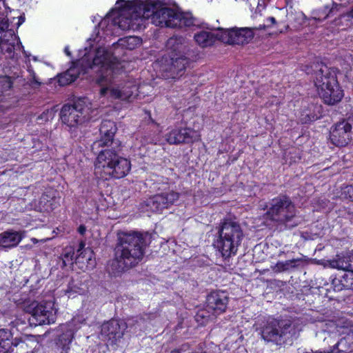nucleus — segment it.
Returning <instances> with one entry per match:
<instances>
[{"instance_id":"obj_21","label":"nucleus","mask_w":353,"mask_h":353,"mask_svg":"<svg viewBox=\"0 0 353 353\" xmlns=\"http://www.w3.org/2000/svg\"><path fill=\"white\" fill-rule=\"evenodd\" d=\"M19 232L7 230L0 234V246L3 248H11L17 246L22 240Z\"/></svg>"},{"instance_id":"obj_28","label":"nucleus","mask_w":353,"mask_h":353,"mask_svg":"<svg viewBox=\"0 0 353 353\" xmlns=\"http://www.w3.org/2000/svg\"><path fill=\"white\" fill-rule=\"evenodd\" d=\"M15 43L5 44L2 43L0 47L1 51L8 54V57L10 58H13L14 57V50H15Z\"/></svg>"},{"instance_id":"obj_47","label":"nucleus","mask_w":353,"mask_h":353,"mask_svg":"<svg viewBox=\"0 0 353 353\" xmlns=\"http://www.w3.org/2000/svg\"><path fill=\"white\" fill-rule=\"evenodd\" d=\"M20 46H21V48H23V46H21V43H19V45H18V48H20Z\"/></svg>"},{"instance_id":"obj_37","label":"nucleus","mask_w":353,"mask_h":353,"mask_svg":"<svg viewBox=\"0 0 353 353\" xmlns=\"http://www.w3.org/2000/svg\"><path fill=\"white\" fill-rule=\"evenodd\" d=\"M141 2H148L150 3H155V4L159 3L161 5V8H166L165 6H163L162 3L161 1H151L146 0V1H137L136 3H134V5L132 6V7L130 9H131L132 7H134L136 4H139V3H141ZM131 4H133V2H131Z\"/></svg>"},{"instance_id":"obj_9","label":"nucleus","mask_w":353,"mask_h":353,"mask_svg":"<svg viewBox=\"0 0 353 353\" xmlns=\"http://www.w3.org/2000/svg\"><path fill=\"white\" fill-rule=\"evenodd\" d=\"M314 78V85L318 93L325 103L334 105L341 101L343 97L342 90L326 66L321 65L316 72Z\"/></svg>"},{"instance_id":"obj_32","label":"nucleus","mask_w":353,"mask_h":353,"mask_svg":"<svg viewBox=\"0 0 353 353\" xmlns=\"http://www.w3.org/2000/svg\"><path fill=\"white\" fill-rule=\"evenodd\" d=\"M210 319V316L207 314V312L204 310H199L196 315V321H200V319H203L202 323H207Z\"/></svg>"},{"instance_id":"obj_24","label":"nucleus","mask_w":353,"mask_h":353,"mask_svg":"<svg viewBox=\"0 0 353 353\" xmlns=\"http://www.w3.org/2000/svg\"><path fill=\"white\" fill-rule=\"evenodd\" d=\"M141 44V39L138 37H126L119 39L117 43L112 45L114 48L132 50Z\"/></svg>"},{"instance_id":"obj_15","label":"nucleus","mask_w":353,"mask_h":353,"mask_svg":"<svg viewBox=\"0 0 353 353\" xmlns=\"http://www.w3.org/2000/svg\"><path fill=\"white\" fill-rule=\"evenodd\" d=\"M216 35L219 41L232 45L248 43L254 37L252 29L248 28L223 29L221 28Z\"/></svg>"},{"instance_id":"obj_26","label":"nucleus","mask_w":353,"mask_h":353,"mask_svg":"<svg viewBox=\"0 0 353 353\" xmlns=\"http://www.w3.org/2000/svg\"><path fill=\"white\" fill-rule=\"evenodd\" d=\"M341 283L342 288L353 290V269L345 272L339 281Z\"/></svg>"},{"instance_id":"obj_39","label":"nucleus","mask_w":353,"mask_h":353,"mask_svg":"<svg viewBox=\"0 0 353 353\" xmlns=\"http://www.w3.org/2000/svg\"><path fill=\"white\" fill-rule=\"evenodd\" d=\"M25 21V17L24 16H21L19 18V22H18V26H20L21 24H22Z\"/></svg>"},{"instance_id":"obj_1","label":"nucleus","mask_w":353,"mask_h":353,"mask_svg":"<svg viewBox=\"0 0 353 353\" xmlns=\"http://www.w3.org/2000/svg\"><path fill=\"white\" fill-rule=\"evenodd\" d=\"M123 65L111 51L103 48H99L95 52L92 61L87 57H83L75 65L70 67L66 72L58 76V83L61 86L67 85L74 81L79 75L93 70L99 73L97 83L102 86L100 93L102 96L110 93L112 99L127 100L131 97L135 86L125 87L114 83V79L122 71Z\"/></svg>"},{"instance_id":"obj_5","label":"nucleus","mask_w":353,"mask_h":353,"mask_svg":"<svg viewBox=\"0 0 353 353\" xmlns=\"http://www.w3.org/2000/svg\"><path fill=\"white\" fill-rule=\"evenodd\" d=\"M168 48L172 50L169 59L161 65L160 71L165 79H178L185 74L190 64V48L183 37H172L167 41Z\"/></svg>"},{"instance_id":"obj_22","label":"nucleus","mask_w":353,"mask_h":353,"mask_svg":"<svg viewBox=\"0 0 353 353\" xmlns=\"http://www.w3.org/2000/svg\"><path fill=\"white\" fill-rule=\"evenodd\" d=\"M221 28H218L214 30V32H208V31H201L194 34V39L196 42L203 48L210 46L212 45L216 39L219 40L216 37V34L220 31H219Z\"/></svg>"},{"instance_id":"obj_16","label":"nucleus","mask_w":353,"mask_h":353,"mask_svg":"<svg viewBox=\"0 0 353 353\" xmlns=\"http://www.w3.org/2000/svg\"><path fill=\"white\" fill-rule=\"evenodd\" d=\"M165 139L170 144L190 143L198 141L200 134L198 131L190 128L172 129L165 134Z\"/></svg>"},{"instance_id":"obj_42","label":"nucleus","mask_w":353,"mask_h":353,"mask_svg":"<svg viewBox=\"0 0 353 353\" xmlns=\"http://www.w3.org/2000/svg\"><path fill=\"white\" fill-rule=\"evenodd\" d=\"M268 20L270 21L271 22V23H272V24L276 23V19H274V17H269L268 19Z\"/></svg>"},{"instance_id":"obj_25","label":"nucleus","mask_w":353,"mask_h":353,"mask_svg":"<svg viewBox=\"0 0 353 353\" xmlns=\"http://www.w3.org/2000/svg\"><path fill=\"white\" fill-rule=\"evenodd\" d=\"M299 261V259H292L285 261H279L275 265L272 267V269L275 272H286L292 268H296V263Z\"/></svg>"},{"instance_id":"obj_41","label":"nucleus","mask_w":353,"mask_h":353,"mask_svg":"<svg viewBox=\"0 0 353 353\" xmlns=\"http://www.w3.org/2000/svg\"><path fill=\"white\" fill-rule=\"evenodd\" d=\"M345 16H347V17H351V18H352V19H353V7H352V9L349 12H347V13L346 14V15H345Z\"/></svg>"},{"instance_id":"obj_44","label":"nucleus","mask_w":353,"mask_h":353,"mask_svg":"<svg viewBox=\"0 0 353 353\" xmlns=\"http://www.w3.org/2000/svg\"><path fill=\"white\" fill-rule=\"evenodd\" d=\"M32 83L37 84V85H40V82H39L36 79H34Z\"/></svg>"},{"instance_id":"obj_19","label":"nucleus","mask_w":353,"mask_h":353,"mask_svg":"<svg viewBox=\"0 0 353 353\" xmlns=\"http://www.w3.org/2000/svg\"><path fill=\"white\" fill-rule=\"evenodd\" d=\"M59 328L62 334L59 335L57 345L62 349L63 352L61 353H63V352L66 353L69 348V345L72 341L74 332H76L79 327L75 326V321L72 320L66 324L61 325Z\"/></svg>"},{"instance_id":"obj_8","label":"nucleus","mask_w":353,"mask_h":353,"mask_svg":"<svg viewBox=\"0 0 353 353\" xmlns=\"http://www.w3.org/2000/svg\"><path fill=\"white\" fill-rule=\"evenodd\" d=\"M266 214L270 220L283 225L288 229H292L299 224L294 220L295 206L286 196H279L272 199Z\"/></svg>"},{"instance_id":"obj_46","label":"nucleus","mask_w":353,"mask_h":353,"mask_svg":"<svg viewBox=\"0 0 353 353\" xmlns=\"http://www.w3.org/2000/svg\"><path fill=\"white\" fill-rule=\"evenodd\" d=\"M20 46H21V48H23V46H21V43H19V45H18V48H20Z\"/></svg>"},{"instance_id":"obj_20","label":"nucleus","mask_w":353,"mask_h":353,"mask_svg":"<svg viewBox=\"0 0 353 353\" xmlns=\"http://www.w3.org/2000/svg\"><path fill=\"white\" fill-rule=\"evenodd\" d=\"M353 351V332H348L341 338L330 350L311 351L305 353H349Z\"/></svg>"},{"instance_id":"obj_2","label":"nucleus","mask_w":353,"mask_h":353,"mask_svg":"<svg viewBox=\"0 0 353 353\" xmlns=\"http://www.w3.org/2000/svg\"><path fill=\"white\" fill-rule=\"evenodd\" d=\"M145 19H150L157 26L172 28L194 26L195 20L190 12H183L179 9L161 8L159 3L141 2L124 11L119 18L118 24L123 30L135 29Z\"/></svg>"},{"instance_id":"obj_3","label":"nucleus","mask_w":353,"mask_h":353,"mask_svg":"<svg viewBox=\"0 0 353 353\" xmlns=\"http://www.w3.org/2000/svg\"><path fill=\"white\" fill-rule=\"evenodd\" d=\"M101 138L93 144V149L103 148L99 152L95 164V173L100 177L121 179L131 169V163L120 155L121 142L114 139L117 130L116 124L110 120L103 121L100 126Z\"/></svg>"},{"instance_id":"obj_13","label":"nucleus","mask_w":353,"mask_h":353,"mask_svg":"<svg viewBox=\"0 0 353 353\" xmlns=\"http://www.w3.org/2000/svg\"><path fill=\"white\" fill-rule=\"evenodd\" d=\"M26 311L30 314L28 321L32 325L37 326L55 322L56 310L53 308L52 302H32L26 307Z\"/></svg>"},{"instance_id":"obj_23","label":"nucleus","mask_w":353,"mask_h":353,"mask_svg":"<svg viewBox=\"0 0 353 353\" xmlns=\"http://www.w3.org/2000/svg\"><path fill=\"white\" fill-rule=\"evenodd\" d=\"M330 265L333 268L344 270L345 272L353 270V263L349 256H337V259L330 261Z\"/></svg>"},{"instance_id":"obj_43","label":"nucleus","mask_w":353,"mask_h":353,"mask_svg":"<svg viewBox=\"0 0 353 353\" xmlns=\"http://www.w3.org/2000/svg\"><path fill=\"white\" fill-rule=\"evenodd\" d=\"M105 23H106V20L105 19L102 21H101V23H99L100 28H103V25L105 24Z\"/></svg>"},{"instance_id":"obj_11","label":"nucleus","mask_w":353,"mask_h":353,"mask_svg":"<svg viewBox=\"0 0 353 353\" xmlns=\"http://www.w3.org/2000/svg\"><path fill=\"white\" fill-rule=\"evenodd\" d=\"M159 192L148 199L141 204L143 211L161 212L174 205L179 199L180 194L168 183L158 188Z\"/></svg>"},{"instance_id":"obj_17","label":"nucleus","mask_w":353,"mask_h":353,"mask_svg":"<svg viewBox=\"0 0 353 353\" xmlns=\"http://www.w3.org/2000/svg\"><path fill=\"white\" fill-rule=\"evenodd\" d=\"M26 346L25 342L13 339L10 330L0 329V353H28L23 352Z\"/></svg>"},{"instance_id":"obj_27","label":"nucleus","mask_w":353,"mask_h":353,"mask_svg":"<svg viewBox=\"0 0 353 353\" xmlns=\"http://www.w3.org/2000/svg\"><path fill=\"white\" fill-rule=\"evenodd\" d=\"M17 40V36L15 35L13 30H10L7 31L0 37V47L2 43L8 44L15 43Z\"/></svg>"},{"instance_id":"obj_38","label":"nucleus","mask_w":353,"mask_h":353,"mask_svg":"<svg viewBox=\"0 0 353 353\" xmlns=\"http://www.w3.org/2000/svg\"><path fill=\"white\" fill-rule=\"evenodd\" d=\"M86 231V228L85 226L81 225L78 228V232L81 234V235H83L85 234Z\"/></svg>"},{"instance_id":"obj_40","label":"nucleus","mask_w":353,"mask_h":353,"mask_svg":"<svg viewBox=\"0 0 353 353\" xmlns=\"http://www.w3.org/2000/svg\"><path fill=\"white\" fill-rule=\"evenodd\" d=\"M64 52L66 54L67 56L68 57H70L71 56V52L69 50V48L68 47H65V49H64Z\"/></svg>"},{"instance_id":"obj_31","label":"nucleus","mask_w":353,"mask_h":353,"mask_svg":"<svg viewBox=\"0 0 353 353\" xmlns=\"http://www.w3.org/2000/svg\"><path fill=\"white\" fill-rule=\"evenodd\" d=\"M8 28L9 23L7 17L3 15L0 16V34L2 32H6L7 31H10Z\"/></svg>"},{"instance_id":"obj_30","label":"nucleus","mask_w":353,"mask_h":353,"mask_svg":"<svg viewBox=\"0 0 353 353\" xmlns=\"http://www.w3.org/2000/svg\"><path fill=\"white\" fill-rule=\"evenodd\" d=\"M83 247H84V244L83 243H81L80 245H79V248L77 251L79 252V254L76 256V259H75L76 263L82 262L81 259L85 257L88 254L90 255V254H91L90 250H83ZM89 259H90V257H89Z\"/></svg>"},{"instance_id":"obj_7","label":"nucleus","mask_w":353,"mask_h":353,"mask_svg":"<svg viewBox=\"0 0 353 353\" xmlns=\"http://www.w3.org/2000/svg\"><path fill=\"white\" fill-rule=\"evenodd\" d=\"M297 333L295 324L290 319H270L260 327L259 334L267 343L281 344L283 339Z\"/></svg>"},{"instance_id":"obj_35","label":"nucleus","mask_w":353,"mask_h":353,"mask_svg":"<svg viewBox=\"0 0 353 353\" xmlns=\"http://www.w3.org/2000/svg\"><path fill=\"white\" fill-rule=\"evenodd\" d=\"M342 194L347 199L353 200V185H347L344 188Z\"/></svg>"},{"instance_id":"obj_14","label":"nucleus","mask_w":353,"mask_h":353,"mask_svg":"<svg viewBox=\"0 0 353 353\" xmlns=\"http://www.w3.org/2000/svg\"><path fill=\"white\" fill-rule=\"evenodd\" d=\"M330 139L337 147L345 146L353 140V118L334 124L330 130Z\"/></svg>"},{"instance_id":"obj_33","label":"nucleus","mask_w":353,"mask_h":353,"mask_svg":"<svg viewBox=\"0 0 353 353\" xmlns=\"http://www.w3.org/2000/svg\"><path fill=\"white\" fill-rule=\"evenodd\" d=\"M66 292L68 294V297H70L74 296L75 294H80L81 292V290L72 283H70Z\"/></svg>"},{"instance_id":"obj_4","label":"nucleus","mask_w":353,"mask_h":353,"mask_svg":"<svg viewBox=\"0 0 353 353\" xmlns=\"http://www.w3.org/2000/svg\"><path fill=\"white\" fill-rule=\"evenodd\" d=\"M147 237V234L137 232L121 234L114 258L108 266L109 272L117 276L137 265L143 257Z\"/></svg>"},{"instance_id":"obj_6","label":"nucleus","mask_w":353,"mask_h":353,"mask_svg":"<svg viewBox=\"0 0 353 353\" xmlns=\"http://www.w3.org/2000/svg\"><path fill=\"white\" fill-rule=\"evenodd\" d=\"M243 238V232L239 223L226 219L221 223L214 247L228 259L236 254L238 248Z\"/></svg>"},{"instance_id":"obj_10","label":"nucleus","mask_w":353,"mask_h":353,"mask_svg":"<svg viewBox=\"0 0 353 353\" xmlns=\"http://www.w3.org/2000/svg\"><path fill=\"white\" fill-rule=\"evenodd\" d=\"M87 98H80L72 104L64 105L60 112L62 122L69 128H78L91 118V108Z\"/></svg>"},{"instance_id":"obj_45","label":"nucleus","mask_w":353,"mask_h":353,"mask_svg":"<svg viewBox=\"0 0 353 353\" xmlns=\"http://www.w3.org/2000/svg\"><path fill=\"white\" fill-rule=\"evenodd\" d=\"M20 46H21V48H23V46H21V43H19V45H18V48H20Z\"/></svg>"},{"instance_id":"obj_29","label":"nucleus","mask_w":353,"mask_h":353,"mask_svg":"<svg viewBox=\"0 0 353 353\" xmlns=\"http://www.w3.org/2000/svg\"><path fill=\"white\" fill-rule=\"evenodd\" d=\"M336 4L334 3L333 1H332V7L329 5H326L324 8V10L323 11V17H322L321 15L319 14L318 17H315L314 19L318 21H321L327 19L330 14L333 12L334 7H336Z\"/></svg>"},{"instance_id":"obj_36","label":"nucleus","mask_w":353,"mask_h":353,"mask_svg":"<svg viewBox=\"0 0 353 353\" xmlns=\"http://www.w3.org/2000/svg\"><path fill=\"white\" fill-rule=\"evenodd\" d=\"M73 256H74V252H72V253L68 252V253L65 254L64 259L63 260V263L64 265H66V261H73Z\"/></svg>"},{"instance_id":"obj_34","label":"nucleus","mask_w":353,"mask_h":353,"mask_svg":"<svg viewBox=\"0 0 353 353\" xmlns=\"http://www.w3.org/2000/svg\"><path fill=\"white\" fill-rule=\"evenodd\" d=\"M0 85L5 90H8L12 87L11 79L8 77H3L0 79Z\"/></svg>"},{"instance_id":"obj_18","label":"nucleus","mask_w":353,"mask_h":353,"mask_svg":"<svg viewBox=\"0 0 353 353\" xmlns=\"http://www.w3.org/2000/svg\"><path fill=\"white\" fill-rule=\"evenodd\" d=\"M229 298L226 292L216 291L211 292L206 299L208 312L213 315H219L225 312L228 305Z\"/></svg>"},{"instance_id":"obj_12","label":"nucleus","mask_w":353,"mask_h":353,"mask_svg":"<svg viewBox=\"0 0 353 353\" xmlns=\"http://www.w3.org/2000/svg\"><path fill=\"white\" fill-rule=\"evenodd\" d=\"M144 321L140 318L139 319L128 320L127 323L123 321L111 319L104 323L101 327L100 338L104 341H107L110 344H114L123 335V332L127 327L135 326L134 329H141V324Z\"/></svg>"}]
</instances>
